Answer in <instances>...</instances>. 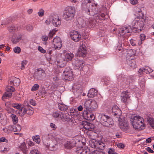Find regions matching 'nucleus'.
Here are the masks:
<instances>
[{
    "label": "nucleus",
    "mask_w": 154,
    "mask_h": 154,
    "mask_svg": "<svg viewBox=\"0 0 154 154\" xmlns=\"http://www.w3.org/2000/svg\"><path fill=\"white\" fill-rule=\"evenodd\" d=\"M53 44L54 45V47L55 49H60L62 46V42L60 38L57 36L54 38L53 41Z\"/></svg>",
    "instance_id": "obj_10"
},
{
    "label": "nucleus",
    "mask_w": 154,
    "mask_h": 154,
    "mask_svg": "<svg viewBox=\"0 0 154 154\" xmlns=\"http://www.w3.org/2000/svg\"><path fill=\"white\" fill-rule=\"evenodd\" d=\"M131 28L130 26H126L122 27L119 30V34L122 35H124L125 33L130 32Z\"/></svg>",
    "instance_id": "obj_17"
},
{
    "label": "nucleus",
    "mask_w": 154,
    "mask_h": 154,
    "mask_svg": "<svg viewBox=\"0 0 154 154\" xmlns=\"http://www.w3.org/2000/svg\"><path fill=\"white\" fill-rule=\"evenodd\" d=\"M33 140L38 144L40 143L41 140L39 135H37L34 136L32 137Z\"/></svg>",
    "instance_id": "obj_34"
},
{
    "label": "nucleus",
    "mask_w": 154,
    "mask_h": 154,
    "mask_svg": "<svg viewBox=\"0 0 154 154\" xmlns=\"http://www.w3.org/2000/svg\"><path fill=\"white\" fill-rule=\"evenodd\" d=\"M129 83H131L134 81L135 76L131 75L129 77Z\"/></svg>",
    "instance_id": "obj_51"
},
{
    "label": "nucleus",
    "mask_w": 154,
    "mask_h": 154,
    "mask_svg": "<svg viewBox=\"0 0 154 154\" xmlns=\"http://www.w3.org/2000/svg\"><path fill=\"white\" fill-rule=\"evenodd\" d=\"M119 125L120 128L124 131H126L129 128L128 124L125 121L119 122Z\"/></svg>",
    "instance_id": "obj_15"
},
{
    "label": "nucleus",
    "mask_w": 154,
    "mask_h": 154,
    "mask_svg": "<svg viewBox=\"0 0 154 154\" xmlns=\"http://www.w3.org/2000/svg\"><path fill=\"white\" fill-rule=\"evenodd\" d=\"M44 11L42 9H40L39 11L38 12V14L40 17H42L44 15Z\"/></svg>",
    "instance_id": "obj_49"
},
{
    "label": "nucleus",
    "mask_w": 154,
    "mask_h": 154,
    "mask_svg": "<svg viewBox=\"0 0 154 154\" xmlns=\"http://www.w3.org/2000/svg\"><path fill=\"white\" fill-rule=\"evenodd\" d=\"M74 57V55L72 53H66L65 55V59L67 61L71 60Z\"/></svg>",
    "instance_id": "obj_29"
},
{
    "label": "nucleus",
    "mask_w": 154,
    "mask_h": 154,
    "mask_svg": "<svg viewBox=\"0 0 154 154\" xmlns=\"http://www.w3.org/2000/svg\"><path fill=\"white\" fill-rule=\"evenodd\" d=\"M30 154H40V152L37 149H33L31 151Z\"/></svg>",
    "instance_id": "obj_50"
},
{
    "label": "nucleus",
    "mask_w": 154,
    "mask_h": 154,
    "mask_svg": "<svg viewBox=\"0 0 154 154\" xmlns=\"http://www.w3.org/2000/svg\"><path fill=\"white\" fill-rule=\"evenodd\" d=\"M91 154H105L104 152L101 151H98L97 150L93 151Z\"/></svg>",
    "instance_id": "obj_47"
},
{
    "label": "nucleus",
    "mask_w": 154,
    "mask_h": 154,
    "mask_svg": "<svg viewBox=\"0 0 154 154\" xmlns=\"http://www.w3.org/2000/svg\"><path fill=\"white\" fill-rule=\"evenodd\" d=\"M99 144V141L95 139H92L89 141V145L90 146L94 148H97Z\"/></svg>",
    "instance_id": "obj_24"
},
{
    "label": "nucleus",
    "mask_w": 154,
    "mask_h": 154,
    "mask_svg": "<svg viewBox=\"0 0 154 154\" xmlns=\"http://www.w3.org/2000/svg\"><path fill=\"white\" fill-rule=\"evenodd\" d=\"M130 41L131 45L133 46H136L137 44L139 45H140L142 44L141 41H140L139 39L136 37H133Z\"/></svg>",
    "instance_id": "obj_20"
},
{
    "label": "nucleus",
    "mask_w": 154,
    "mask_h": 154,
    "mask_svg": "<svg viewBox=\"0 0 154 154\" xmlns=\"http://www.w3.org/2000/svg\"><path fill=\"white\" fill-rule=\"evenodd\" d=\"M95 21H94V22ZM94 21L93 20H90L89 23V26H94Z\"/></svg>",
    "instance_id": "obj_58"
},
{
    "label": "nucleus",
    "mask_w": 154,
    "mask_h": 154,
    "mask_svg": "<svg viewBox=\"0 0 154 154\" xmlns=\"http://www.w3.org/2000/svg\"><path fill=\"white\" fill-rule=\"evenodd\" d=\"M26 29L29 32L32 31L33 29L32 26L30 25H28L26 27Z\"/></svg>",
    "instance_id": "obj_48"
},
{
    "label": "nucleus",
    "mask_w": 154,
    "mask_h": 154,
    "mask_svg": "<svg viewBox=\"0 0 154 154\" xmlns=\"http://www.w3.org/2000/svg\"><path fill=\"white\" fill-rule=\"evenodd\" d=\"M57 65L60 67L62 68L64 67L66 63V61L63 59H61L57 61Z\"/></svg>",
    "instance_id": "obj_26"
},
{
    "label": "nucleus",
    "mask_w": 154,
    "mask_h": 154,
    "mask_svg": "<svg viewBox=\"0 0 154 154\" xmlns=\"http://www.w3.org/2000/svg\"><path fill=\"white\" fill-rule=\"evenodd\" d=\"M46 73L45 71L41 68L36 69L33 77L37 80H41L45 77Z\"/></svg>",
    "instance_id": "obj_7"
},
{
    "label": "nucleus",
    "mask_w": 154,
    "mask_h": 154,
    "mask_svg": "<svg viewBox=\"0 0 154 154\" xmlns=\"http://www.w3.org/2000/svg\"><path fill=\"white\" fill-rule=\"evenodd\" d=\"M21 126L18 124L14 125V132L20 131L21 130Z\"/></svg>",
    "instance_id": "obj_38"
},
{
    "label": "nucleus",
    "mask_w": 154,
    "mask_h": 154,
    "mask_svg": "<svg viewBox=\"0 0 154 154\" xmlns=\"http://www.w3.org/2000/svg\"><path fill=\"white\" fill-rule=\"evenodd\" d=\"M129 97H122L121 99V100L123 103H126Z\"/></svg>",
    "instance_id": "obj_56"
},
{
    "label": "nucleus",
    "mask_w": 154,
    "mask_h": 154,
    "mask_svg": "<svg viewBox=\"0 0 154 154\" xmlns=\"http://www.w3.org/2000/svg\"><path fill=\"white\" fill-rule=\"evenodd\" d=\"M52 116L55 119L60 118L63 121L65 120L64 114L62 112L59 113L57 112H54L52 114Z\"/></svg>",
    "instance_id": "obj_23"
},
{
    "label": "nucleus",
    "mask_w": 154,
    "mask_h": 154,
    "mask_svg": "<svg viewBox=\"0 0 154 154\" xmlns=\"http://www.w3.org/2000/svg\"><path fill=\"white\" fill-rule=\"evenodd\" d=\"M98 95H100L99 94H98L97 91L94 88H92L89 91L87 96H96Z\"/></svg>",
    "instance_id": "obj_22"
},
{
    "label": "nucleus",
    "mask_w": 154,
    "mask_h": 154,
    "mask_svg": "<svg viewBox=\"0 0 154 154\" xmlns=\"http://www.w3.org/2000/svg\"><path fill=\"white\" fill-rule=\"evenodd\" d=\"M57 31V30L54 29L49 32L48 35V37L49 39L52 37L55 34V32Z\"/></svg>",
    "instance_id": "obj_40"
},
{
    "label": "nucleus",
    "mask_w": 154,
    "mask_h": 154,
    "mask_svg": "<svg viewBox=\"0 0 154 154\" xmlns=\"http://www.w3.org/2000/svg\"><path fill=\"white\" fill-rule=\"evenodd\" d=\"M11 117L12 119L13 123L14 124L17 123L18 122V118L15 115L12 114L11 115Z\"/></svg>",
    "instance_id": "obj_32"
},
{
    "label": "nucleus",
    "mask_w": 154,
    "mask_h": 154,
    "mask_svg": "<svg viewBox=\"0 0 154 154\" xmlns=\"http://www.w3.org/2000/svg\"><path fill=\"white\" fill-rule=\"evenodd\" d=\"M130 3L133 5H135L138 3V0H130Z\"/></svg>",
    "instance_id": "obj_57"
},
{
    "label": "nucleus",
    "mask_w": 154,
    "mask_h": 154,
    "mask_svg": "<svg viewBox=\"0 0 154 154\" xmlns=\"http://www.w3.org/2000/svg\"><path fill=\"white\" fill-rule=\"evenodd\" d=\"M50 125L51 127L52 128H53L54 130H55L56 128V125H55V124H54L53 123H51L50 124Z\"/></svg>",
    "instance_id": "obj_64"
},
{
    "label": "nucleus",
    "mask_w": 154,
    "mask_h": 154,
    "mask_svg": "<svg viewBox=\"0 0 154 154\" xmlns=\"http://www.w3.org/2000/svg\"><path fill=\"white\" fill-rule=\"evenodd\" d=\"M98 144L99 145H98V146L97 148L99 149H104L105 144L99 141Z\"/></svg>",
    "instance_id": "obj_41"
},
{
    "label": "nucleus",
    "mask_w": 154,
    "mask_h": 154,
    "mask_svg": "<svg viewBox=\"0 0 154 154\" xmlns=\"http://www.w3.org/2000/svg\"><path fill=\"white\" fill-rule=\"evenodd\" d=\"M87 53L86 48L85 44L82 43L81 44L79 48L78 51V54L79 56H85Z\"/></svg>",
    "instance_id": "obj_11"
},
{
    "label": "nucleus",
    "mask_w": 154,
    "mask_h": 154,
    "mask_svg": "<svg viewBox=\"0 0 154 154\" xmlns=\"http://www.w3.org/2000/svg\"><path fill=\"white\" fill-rule=\"evenodd\" d=\"M14 125H9L7 127V129L8 130L9 132L10 131H13L14 132Z\"/></svg>",
    "instance_id": "obj_52"
},
{
    "label": "nucleus",
    "mask_w": 154,
    "mask_h": 154,
    "mask_svg": "<svg viewBox=\"0 0 154 154\" xmlns=\"http://www.w3.org/2000/svg\"><path fill=\"white\" fill-rule=\"evenodd\" d=\"M17 113L21 116H23L26 112L27 109L22 106L21 108L17 111Z\"/></svg>",
    "instance_id": "obj_25"
},
{
    "label": "nucleus",
    "mask_w": 154,
    "mask_h": 154,
    "mask_svg": "<svg viewBox=\"0 0 154 154\" xmlns=\"http://www.w3.org/2000/svg\"><path fill=\"white\" fill-rule=\"evenodd\" d=\"M34 112V111L33 110L32 108L30 109L29 108H28L27 109V112L26 113L29 115H32L33 114Z\"/></svg>",
    "instance_id": "obj_45"
},
{
    "label": "nucleus",
    "mask_w": 154,
    "mask_h": 154,
    "mask_svg": "<svg viewBox=\"0 0 154 154\" xmlns=\"http://www.w3.org/2000/svg\"><path fill=\"white\" fill-rule=\"evenodd\" d=\"M132 30L135 32L141 31L144 26L143 22L142 20L137 17L133 20L132 23Z\"/></svg>",
    "instance_id": "obj_3"
},
{
    "label": "nucleus",
    "mask_w": 154,
    "mask_h": 154,
    "mask_svg": "<svg viewBox=\"0 0 154 154\" xmlns=\"http://www.w3.org/2000/svg\"><path fill=\"white\" fill-rule=\"evenodd\" d=\"M21 49L20 47H16L14 49V52L17 54H19L21 52Z\"/></svg>",
    "instance_id": "obj_43"
},
{
    "label": "nucleus",
    "mask_w": 154,
    "mask_h": 154,
    "mask_svg": "<svg viewBox=\"0 0 154 154\" xmlns=\"http://www.w3.org/2000/svg\"><path fill=\"white\" fill-rule=\"evenodd\" d=\"M108 152L109 154H118L115 151L114 149L113 148L109 149Z\"/></svg>",
    "instance_id": "obj_53"
},
{
    "label": "nucleus",
    "mask_w": 154,
    "mask_h": 154,
    "mask_svg": "<svg viewBox=\"0 0 154 154\" xmlns=\"http://www.w3.org/2000/svg\"><path fill=\"white\" fill-rule=\"evenodd\" d=\"M11 106L17 109H20L22 106L21 104H19L16 103H12Z\"/></svg>",
    "instance_id": "obj_35"
},
{
    "label": "nucleus",
    "mask_w": 154,
    "mask_h": 154,
    "mask_svg": "<svg viewBox=\"0 0 154 154\" xmlns=\"http://www.w3.org/2000/svg\"><path fill=\"white\" fill-rule=\"evenodd\" d=\"M84 107L89 111H95L97 109L98 105L95 100L89 99L85 102Z\"/></svg>",
    "instance_id": "obj_6"
},
{
    "label": "nucleus",
    "mask_w": 154,
    "mask_h": 154,
    "mask_svg": "<svg viewBox=\"0 0 154 154\" xmlns=\"http://www.w3.org/2000/svg\"><path fill=\"white\" fill-rule=\"evenodd\" d=\"M146 37V36L144 34H141L140 36V41H141V42H142V41L145 39Z\"/></svg>",
    "instance_id": "obj_54"
},
{
    "label": "nucleus",
    "mask_w": 154,
    "mask_h": 154,
    "mask_svg": "<svg viewBox=\"0 0 154 154\" xmlns=\"http://www.w3.org/2000/svg\"><path fill=\"white\" fill-rule=\"evenodd\" d=\"M41 94V95L42 96H46L47 95L46 94L47 93L45 90H42L40 92Z\"/></svg>",
    "instance_id": "obj_61"
},
{
    "label": "nucleus",
    "mask_w": 154,
    "mask_h": 154,
    "mask_svg": "<svg viewBox=\"0 0 154 154\" xmlns=\"http://www.w3.org/2000/svg\"><path fill=\"white\" fill-rule=\"evenodd\" d=\"M64 146L65 148L68 149H70L73 146L71 142L68 141H67L66 142V143L64 145Z\"/></svg>",
    "instance_id": "obj_33"
},
{
    "label": "nucleus",
    "mask_w": 154,
    "mask_h": 154,
    "mask_svg": "<svg viewBox=\"0 0 154 154\" xmlns=\"http://www.w3.org/2000/svg\"><path fill=\"white\" fill-rule=\"evenodd\" d=\"M20 148L23 151L24 154H27V150L26 146L25 145L23 144L21 145Z\"/></svg>",
    "instance_id": "obj_36"
},
{
    "label": "nucleus",
    "mask_w": 154,
    "mask_h": 154,
    "mask_svg": "<svg viewBox=\"0 0 154 154\" xmlns=\"http://www.w3.org/2000/svg\"><path fill=\"white\" fill-rule=\"evenodd\" d=\"M47 139L51 140L52 142L54 143V145L50 144L49 145H47L46 146L47 148H49V149L51 151L56 150L57 148V145L58 143L61 142L62 139L59 136L55 135L52 134H48L46 137Z\"/></svg>",
    "instance_id": "obj_2"
},
{
    "label": "nucleus",
    "mask_w": 154,
    "mask_h": 154,
    "mask_svg": "<svg viewBox=\"0 0 154 154\" xmlns=\"http://www.w3.org/2000/svg\"><path fill=\"white\" fill-rule=\"evenodd\" d=\"M38 51L41 53L44 54L46 52V51L43 48L40 46L38 47Z\"/></svg>",
    "instance_id": "obj_55"
},
{
    "label": "nucleus",
    "mask_w": 154,
    "mask_h": 154,
    "mask_svg": "<svg viewBox=\"0 0 154 154\" xmlns=\"http://www.w3.org/2000/svg\"><path fill=\"white\" fill-rule=\"evenodd\" d=\"M7 142L8 140L6 139L4 137H2L0 138V143L3 142Z\"/></svg>",
    "instance_id": "obj_59"
},
{
    "label": "nucleus",
    "mask_w": 154,
    "mask_h": 154,
    "mask_svg": "<svg viewBox=\"0 0 154 154\" xmlns=\"http://www.w3.org/2000/svg\"><path fill=\"white\" fill-rule=\"evenodd\" d=\"M112 113L114 116H119L122 114V112L118 107L116 105L114 106L112 108Z\"/></svg>",
    "instance_id": "obj_16"
},
{
    "label": "nucleus",
    "mask_w": 154,
    "mask_h": 154,
    "mask_svg": "<svg viewBox=\"0 0 154 154\" xmlns=\"http://www.w3.org/2000/svg\"><path fill=\"white\" fill-rule=\"evenodd\" d=\"M63 78L65 80L70 81L73 78V74L71 70L67 71H63Z\"/></svg>",
    "instance_id": "obj_14"
},
{
    "label": "nucleus",
    "mask_w": 154,
    "mask_h": 154,
    "mask_svg": "<svg viewBox=\"0 0 154 154\" xmlns=\"http://www.w3.org/2000/svg\"><path fill=\"white\" fill-rule=\"evenodd\" d=\"M27 62L26 60H23L21 63V69L22 70L25 68V66L27 64Z\"/></svg>",
    "instance_id": "obj_44"
},
{
    "label": "nucleus",
    "mask_w": 154,
    "mask_h": 154,
    "mask_svg": "<svg viewBox=\"0 0 154 154\" xmlns=\"http://www.w3.org/2000/svg\"><path fill=\"white\" fill-rule=\"evenodd\" d=\"M11 41L13 43L16 44L19 42L17 40L16 38H12Z\"/></svg>",
    "instance_id": "obj_62"
},
{
    "label": "nucleus",
    "mask_w": 154,
    "mask_h": 154,
    "mask_svg": "<svg viewBox=\"0 0 154 154\" xmlns=\"http://www.w3.org/2000/svg\"><path fill=\"white\" fill-rule=\"evenodd\" d=\"M75 13V9L74 7H68L65 10L63 14L65 20L67 21L72 20L74 19Z\"/></svg>",
    "instance_id": "obj_4"
},
{
    "label": "nucleus",
    "mask_w": 154,
    "mask_h": 154,
    "mask_svg": "<svg viewBox=\"0 0 154 154\" xmlns=\"http://www.w3.org/2000/svg\"><path fill=\"white\" fill-rule=\"evenodd\" d=\"M127 62L128 64L131 68H135L136 67V62L134 60H129Z\"/></svg>",
    "instance_id": "obj_27"
},
{
    "label": "nucleus",
    "mask_w": 154,
    "mask_h": 154,
    "mask_svg": "<svg viewBox=\"0 0 154 154\" xmlns=\"http://www.w3.org/2000/svg\"><path fill=\"white\" fill-rule=\"evenodd\" d=\"M8 30L10 32H14L18 30V27L17 26H11L8 28Z\"/></svg>",
    "instance_id": "obj_31"
},
{
    "label": "nucleus",
    "mask_w": 154,
    "mask_h": 154,
    "mask_svg": "<svg viewBox=\"0 0 154 154\" xmlns=\"http://www.w3.org/2000/svg\"><path fill=\"white\" fill-rule=\"evenodd\" d=\"M98 118L100 119V122L104 126L109 127L114 124L112 119L109 116L104 114H100Z\"/></svg>",
    "instance_id": "obj_5"
},
{
    "label": "nucleus",
    "mask_w": 154,
    "mask_h": 154,
    "mask_svg": "<svg viewBox=\"0 0 154 154\" xmlns=\"http://www.w3.org/2000/svg\"><path fill=\"white\" fill-rule=\"evenodd\" d=\"M73 63L77 69H82L84 66V64L82 60H75L73 62Z\"/></svg>",
    "instance_id": "obj_18"
},
{
    "label": "nucleus",
    "mask_w": 154,
    "mask_h": 154,
    "mask_svg": "<svg viewBox=\"0 0 154 154\" xmlns=\"http://www.w3.org/2000/svg\"><path fill=\"white\" fill-rule=\"evenodd\" d=\"M145 83V79L144 78H141L139 80V84L142 87L144 88Z\"/></svg>",
    "instance_id": "obj_39"
},
{
    "label": "nucleus",
    "mask_w": 154,
    "mask_h": 154,
    "mask_svg": "<svg viewBox=\"0 0 154 154\" xmlns=\"http://www.w3.org/2000/svg\"><path fill=\"white\" fill-rule=\"evenodd\" d=\"M144 69V72L146 74L152 72L153 70L148 66H146Z\"/></svg>",
    "instance_id": "obj_37"
},
{
    "label": "nucleus",
    "mask_w": 154,
    "mask_h": 154,
    "mask_svg": "<svg viewBox=\"0 0 154 154\" xmlns=\"http://www.w3.org/2000/svg\"><path fill=\"white\" fill-rule=\"evenodd\" d=\"M48 37L45 35L43 36L42 37V40L43 41H47L48 39Z\"/></svg>",
    "instance_id": "obj_63"
},
{
    "label": "nucleus",
    "mask_w": 154,
    "mask_h": 154,
    "mask_svg": "<svg viewBox=\"0 0 154 154\" xmlns=\"http://www.w3.org/2000/svg\"><path fill=\"white\" fill-rule=\"evenodd\" d=\"M130 94V92L128 91H124L121 93V96H128Z\"/></svg>",
    "instance_id": "obj_46"
},
{
    "label": "nucleus",
    "mask_w": 154,
    "mask_h": 154,
    "mask_svg": "<svg viewBox=\"0 0 154 154\" xmlns=\"http://www.w3.org/2000/svg\"><path fill=\"white\" fill-rule=\"evenodd\" d=\"M30 103L33 106H35L36 104V103L35 101L33 100L32 99H31L29 101Z\"/></svg>",
    "instance_id": "obj_60"
},
{
    "label": "nucleus",
    "mask_w": 154,
    "mask_h": 154,
    "mask_svg": "<svg viewBox=\"0 0 154 154\" xmlns=\"http://www.w3.org/2000/svg\"><path fill=\"white\" fill-rule=\"evenodd\" d=\"M20 82V79L18 78H15L13 82H10V84H12L15 86H18L19 85Z\"/></svg>",
    "instance_id": "obj_30"
},
{
    "label": "nucleus",
    "mask_w": 154,
    "mask_h": 154,
    "mask_svg": "<svg viewBox=\"0 0 154 154\" xmlns=\"http://www.w3.org/2000/svg\"><path fill=\"white\" fill-rule=\"evenodd\" d=\"M81 35L78 31H72L70 32V36L74 41L78 42L81 38Z\"/></svg>",
    "instance_id": "obj_9"
},
{
    "label": "nucleus",
    "mask_w": 154,
    "mask_h": 154,
    "mask_svg": "<svg viewBox=\"0 0 154 154\" xmlns=\"http://www.w3.org/2000/svg\"><path fill=\"white\" fill-rule=\"evenodd\" d=\"M39 87V85L37 84H35L31 88L32 91H35L38 89Z\"/></svg>",
    "instance_id": "obj_42"
},
{
    "label": "nucleus",
    "mask_w": 154,
    "mask_h": 154,
    "mask_svg": "<svg viewBox=\"0 0 154 154\" xmlns=\"http://www.w3.org/2000/svg\"><path fill=\"white\" fill-rule=\"evenodd\" d=\"M73 93L74 95L76 96H80L82 95L83 96H84L86 95V94L83 93L82 90L81 89H77L76 88L75 89V87H73Z\"/></svg>",
    "instance_id": "obj_21"
},
{
    "label": "nucleus",
    "mask_w": 154,
    "mask_h": 154,
    "mask_svg": "<svg viewBox=\"0 0 154 154\" xmlns=\"http://www.w3.org/2000/svg\"><path fill=\"white\" fill-rule=\"evenodd\" d=\"M6 91L3 94L2 96H12L14 95L11 92H14L15 91V89L12 86H8L6 88Z\"/></svg>",
    "instance_id": "obj_12"
},
{
    "label": "nucleus",
    "mask_w": 154,
    "mask_h": 154,
    "mask_svg": "<svg viewBox=\"0 0 154 154\" xmlns=\"http://www.w3.org/2000/svg\"><path fill=\"white\" fill-rule=\"evenodd\" d=\"M83 115L85 118L87 120L93 121L95 119L94 115L88 110L84 111Z\"/></svg>",
    "instance_id": "obj_13"
},
{
    "label": "nucleus",
    "mask_w": 154,
    "mask_h": 154,
    "mask_svg": "<svg viewBox=\"0 0 154 154\" xmlns=\"http://www.w3.org/2000/svg\"><path fill=\"white\" fill-rule=\"evenodd\" d=\"M58 107L59 109L61 111H64L68 109L67 106L63 103H58Z\"/></svg>",
    "instance_id": "obj_28"
},
{
    "label": "nucleus",
    "mask_w": 154,
    "mask_h": 154,
    "mask_svg": "<svg viewBox=\"0 0 154 154\" xmlns=\"http://www.w3.org/2000/svg\"><path fill=\"white\" fill-rule=\"evenodd\" d=\"M90 152L89 148L86 146L78 147L76 149V152L78 154H89Z\"/></svg>",
    "instance_id": "obj_8"
},
{
    "label": "nucleus",
    "mask_w": 154,
    "mask_h": 154,
    "mask_svg": "<svg viewBox=\"0 0 154 154\" xmlns=\"http://www.w3.org/2000/svg\"><path fill=\"white\" fill-rule=\"evenodd\" d=\"M133 128L140 130L145 128V125L143 118L139 116H134L130 119Z\"/></svg>",
    "instance_id": "obj_1"
},
{
    "label": "nucleus",
    "mask_w": 154,
    "mask_h": 154,
    "mask_svg": "<svg viewBox=\"0 0 154 154\" xmlns=\"http://www.w3.org/2000/svg\"><path fill=\"white\" fill-rule=\"evenodd\" d=\"M52 23L54 26L58 27L61 24V20L58 16H55L53 17Z\"/></svg>",
    "instance_id": "obj_19"
}]
</instances>
